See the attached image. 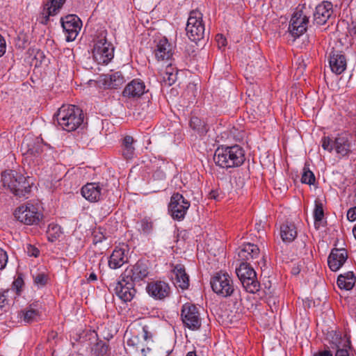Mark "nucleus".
<instances>
[{"instance_id":"3","label":"nucleus","mask_w":356,"mask_h":356,"mask_svg":"<svg viewBox=\"0 0 356 356\" xmlns=\"http://www.w3.org/2000/svg\"><path fill=\"white\" fill-rule=\"evenodd\" d=\"M58 124L67 131L76 130L83 122V111L74 105H63L54 115Z\"/></svg>"},{"instance_id":"40","label":"nucleus","mask_w":356,"mask_h":356,"mask_svg":"<svg viewBox=\"0 0 356 356\" xmlns=\"http://www.w3.org/2000/svg\"><path fill=\"white\" fill-rule=\"evenodd\" d=\"M12 293L10 290L0 291V308H3L9 304L8 296Z\"/></svg>"},{"instance_id":"52","label":"nucleus","mask_w":356,"mask_h":356,"mask_svg":"<svg viewBox=\"0 0 356 356\" xmlns=\"http://www.w3.org/2000/svg\"><path fill=\"white\" fill-rule=\"evenodd\" d=\"M209 197L211 199L217 200L218 197V192L217 191H211L209 193Z\"/></svg>"},{"instance_id":"39","label":"nucleus","mask_w":356,"mask_h":356,"mask_svg":"<svg viewBox=\"0 0 356 356\" xmlns=\"http://www.w3.org/2000/svg\"><path fill=\"white\" fill-rule=\"evenodd\" d=\"M324 216L323 204L321 202H316L314 211V218L315 221H321Z\"/></svg>"},{"instance_id":"41","label":"nucleus","mask_w":356,"mask_h":356,"mask_svg":"<svg viewBox=\"0 0 356 356\" xmlns=\"http://www.w3.org/2000/svg\"><path fill=\"white\" fill-rule=\"evenodd\" d=\"M177 79V74L173 72L166 71L163 76V82L168 86L172 85Z\"/></svg>"},{"instance_id":"28","label":"nucleus","mask_w":356,"mask_h":356,"mask_svg":"<svg viewBox=\"0 0 356 356\" xmlns=\"http://www.w3.org/2000/svg\"><path fill=\"white\" fill-rule=\"evenodd\" d=\"M331 334L332 335V343L334 345L332 348H337L335 356H350L348 351V348H351V342L350 339H347L346 344H344L343 348H341V340L342 339L341 334L337 331L332 332Z\"/></svg>"},{"instance_id":"50","label":"nucleus","mask_w":356,"mask_h":356,"mask_svg":"<svg viewBox=\"0 0 356 356\" xmlns=\"http://www.w3.org/2000/svg\"><path fill=\"white\" fill-rule=\"evenodd\" d=\"M350 35L356 37V19L352 22L349 29Z\"/></svg>"},{"instance_id":"44","label":"nucleus","mask_w":356,"mask_h":356,"mask_svg":"<svg viewBox=\"0 0 356 356\" xmlns=\"http://www.w3.org/2000/svg\"><path fill=\"white\" fill-rule=\"evenodd\" d=\"M24 280L21 277H17L13 283V288L16 290L17 294L19 295L24 286Z\"/></svg>"},{"instance_id":"32","label":"nucleus","mask_w":356,"mask_h":356,"mask_svg":"<svg viewBox=\"0 0 356 356\" xmlns=\"http://www.w3.org/2000/svg\"><path fill=\"white\" fill-rule=\"evenodd\" d=\"M350 145L348 137L345 135H339L334 140V149L341 156H346L350 152Z\"/></svg>"},{"instance_id":"2","label":"nucleus","mask_w":356,"mask_h":356,"mask_svg":"<svg viewBox=\"0 0 356 356\" xmlns=\"http://www.w3.org/2000/svg\"><path fill=\"white\" fill-rule=\"evenodd\" d=\"M30 177L13 170H6L1 172V183L3 188L9 190L18 197H24L31 191L33 182Z\"/></svg>"},{"instance_id":"45","label":"nucleus","mask_w":356,"mask_h":356,"mask_svg":"<svg viewBox=\"0 0 356 356\" xmlns=\"http://www.w3.org/2000/svg\"><path fill=\"white\" fill-rule=\"evenodd\" d=\"M347 219L352 222L356 220V205L348 210Z\"/></svg>"},{"instance_id":"31","label":"nucleus","mask_w":356,"mask_h":356,"mask_svg":"<svg viewBox=\"0 0 356 356\" xmlns=\"http://www.w3.org/2000/svg\"><path fill=\"white\" fill-rule=\"evenodd\" d=\"M135 140L132 136H126L122 142L121 152L122 156L126 160H131L136 156L135 147L134 146Z\"/></svg>"},{"instance_id":"49","label":"nucleus","mask_w":356,"mask_h":356,"mask_svg":"<svg viewBox=\"0 0 356 356\" xmlns=\"http://www.w3.org/2000/svg\"><path fill=\"white\" fill-rule=\"evenodd\" d=\"M313 356H333V354L331 350L325 349L323 350L318 351L317 353H314Z\"/></svg>"},{"instance_id":"7","label":"nucleus","mask_w":356,"mask_h":356,"mask_svg":"<svg viewBox=\"0 0 356 356\" xmlns=\"http://www.w3.org/2000/svg\"><path fill=\"white\" fill-rule=\"evenodd\" d=\"M202 16V13L197 10L190 12L186 31L188 38L191 41L197 42L204 37L205 26Z\"/></svg>"},{"instance_id":"26","label":"nucleus","mask_w":356,"mask_h":356,"mask_svg":"<svg viewBox=\"0 0 356 356\" xmlns=\"http://www.w3.org/2000/svg\"><path fill=\"white\" fill-rule=\"evenodd\" d=\"M154 54L158 60H168L172 56L171 44L165 38H163L157 42Z\"/></svg>"},{"instance_id":"22","label":"nucleus","mask_w":356,"mask_h":356,"mask_svg":"<svg viewBox=\"0 0 356 356\" xmlns=\"http://www.w3.org/2000/svg\"><path fill=\"white\" fill-rule=\"evenodd\" d=\"M146 92L147 90L145 83L139 79H135L126 86L122 94L124 97L129 98H139Z\"/></svg>"},{"instance_id":"33","label":"nucleus","mask_w":356,"mask_h":356,"mask_svg":"<svg viewBox=\"0 0 356 356\" xmlns=\"http://www.w3.org/2000/svg\"><path fill=\"white\" fill-rule=\"evenodd\" d=\"M356 282V277L353 272L349 271L341 274L337 278V285L341 289L350 290Z\"/></svg>"},{"instance_id":"21","label":"nucleus","mask_w":356,"mask_h":356,"mask_svg":"<svg viewBox=\"0 0 356 356\" xmlns=\"http://www.w3.org/2000/svg\"><path fill=\"white\" fill-rule=\"evenodd\" d=\"M332 3L328 1H323L316 7L314 13V22L318 25L325 24L333 13Z\"/></svg>"},{"instance_id":"55","label":"nucleus","mask_w":356,"mask_h":356,"mask_svg":"<svg viewBox=\"0 0 356 356\" xmlns=\"http://www.w3.org/2000/svg\"><path fill=\"white\" fill-rule=\"evenodd\" d=\"M108 347L105 345H103L102 347V352L106 353L107 351Z\"/></svg>"},{"instance_id":"48","label":"nucleus","mask_w":356,"mask_h":356,"mask_svg":"<svg viewBox=\"0 0 356 356\" xmlns=\"http://www.w3.org/2000/svg\"><path fill=\"white\" fill-rule=\"evenodd\" d=\"M6 44L4 38L0 34V58L5 54Z\"/></svg>"},{"instance_id":"34","label":"nucleus","mask_w":356,"mask_h":356,"mask_svg":"<svg viewBox=\"0 0 356 356\" xmlns=\"http://www.w3.org/2000/svg\"><path fill=\"white\" fill-rule=\"evenodd\" d=\"M189 126L200 136L205 135L209 130L207 124L203 120L195 115L191 118Z\"/></svg>"},{"instance_id":"54","label":"nucleus","mask_w":356,"mask_h":356,"mask_svg":"<svg viewBox=\"0 0 356 356\" xmlns=\"http://www.w3.org/2000/svg\"><path fill=\"white\" fill-rule=\"evenodd\" d=\"M186 356H197V355L195 351H190L186 354Z\"/></svg>"},{"instance_id":"1","label":"nucleus","mask_w":356,"mask_h":356,"mask_svg":"<svg viewBox=\"0 0 356 356\" xmlns=\"http://www.w3.org/2000/svg\"><path fill=\"white\" fill-rule=\"evenodd\" d=\"M245 160V151L238 145L218 147L213 156L215 163L227 169L241 166Z\"/></svg>"},{"instance_id":"9","label":"nucleus","mask_w":356,"mask_h":356,"mask_svg":"<svg viewBox=\"0 0 356 356\" xmlns=\"http://www.w3.org/2000/svg\"><path fill=\"white\" fill-rule=\"evenodd\" d=\"M14 214L19 222L29 225H38L43 218L38 207L29 202L17 208Z\"/></svg>"},{"instance_id":"5","label":"nucleus","mask_w":356,"mask_h":356,"mask_svg":"<svg viewBox=\"0 0 356 356\" xmlns=\"http://www.w3.org/2000/svg\"><path fill=\"white\" fill-rule=\"evenodd\" d=\"M106 31H102L95 40L92 56L99 64H107L114 56V47L108 42Z\"/></svg>"},{"instance_id":"51","label":"nucleus","mask_w":356,"mask_h":356,"mask_svg":"<svg viewBox=\"0 0 356 356\" xmlns=\"http://www.w3.org/2000/svg\"><path fill=\"white\" fill-rule=\"evenodd\" d=\"M97 280V276L95 274V273L91 272L88 277V281L92 282V281H96Z\"/></svg>"},{"instance_id":"47","label":"nucleus","mask_w":356,"mask_h":356,"mask_svg":"<svg viewBox=\"0 0 356 356\" xmlns=\"http://www.w3.org/2000/svg\"><path fill=\"white\" fill-rule=\"evenodd\" d=\"M27 253L29 256L37 257L39 255L40 251L36 248L31 245H27Z\"/></svg>"},{"instance_id":"30","label":"nucleus","mask_w":356,"mask_h":356,"mask_svg":"<svg viewBox=\"0 0 356 356\" xmlns=\"http://www.w3.org/2000/svg\"><path fill=\"white\" fill-rule=\"evenodd\" d=\"M103 81L106 88L115 89L122 86L125 79L121 72H115L111 74H105Z\"/></svg>"},{"instance_id":"14","label":"nucleus","mask_w":356,"mask_h":356,"mask_svg":"<svg viewBox=\"0 0 356 356\" xmlns=\"http://www.w3.org/2000/svg\"><path fill=\"white\" fill-rule=\"evenodd\" d=\"M308 22L309 17L304 12L296 10L291 17L289 31L293 37L298 38L306 31Z\"/></svg>"},{"instance_id":"15","label":"nucleus","mask_w":356,"mask_h":356,"mask_svg":"<svg viewBox=\"0 0 356 356\" xmlns=\"http://www.w3.org/2000/svg\"><path fill=\"white\" fill-rule=\"evenodd\" d=\"M146 290L149 296L159 300L169 297L171 292L169 284L161 280L149 282L146 286Z\"/></svg>"},{"instance_id":"36","label":"nucleus","mask_w":356,"mask_h":356,"mask_svg":"<svg viewBox=\"0 0 356 356\" xmlns=\"http://www.w3.org/2000/svg\"><path fill=\"white\" fill-rule=\"evenodd\" d=\"M316 178L313 173L309 170V165L307 163H305L304 168H303V172L301 177V181L303 184L312 185L315 183Z\"/></svg>"},{"instance_id":"4","label":"nucleus","mask_w":356,"mask_h":356,"mask_svg":"<svg viewBox=\"0 0 356 356\" xmlns=\"http://www.w3.org/2000/svg\"><path fill=\"white\" fill-rule=\"evenodd\" d=\"M154 334L148 325L142 327L138 335L132 336L127 341V346L132 348L136 356H147L154 344Z\"/></svg>"},{"instance_id":"13","label":"nucleus","mask_w":356,"mask_h":356,"mask_svg":"<svg viewBox=\"0 0 356 356\" xmlns=\"http://www.w3.org/2000/svg\"><path fill=\"white\" fill-rule=\"evenodd\" d=\"M149 274L148 268L143 262L138 261L135 265L128 266L120 277L135 285L136 282L143 280Z\"/></svg>"},{"instance_id":"23","label":"nucleus","mask_w":356,"mask_h":356,"mask_svg":"<svg viewBox=\"0 0 356 356\" xmlns=\"http://www.w3.org/2000/svg\"><path fill=\"white\" fill-rule=\"evenodd\" d=\"M172 279L177 288L183 290L187 289L189 286V277L186 273L185 268L182 264L174 266L172 270Z\"/></svg>"},{"instance_id":"17","label":"nucleus","mask_w":356,"mask_h":356,"mask_svg":"<svg viewBox=\"0 0 356 356\" xmlns=\"http://www.w3.org/2000/svg\"><path fill=\"white\" fill-rule=\"evenodd\" d=\"M348 259V252L345 248L332 249L328 258L327 264L332 271L339 270Z\"/></svg>"},{"instance_id":"42","label":"nucleus","mask_w":356,"mask_h":356,"mask_svg":"<svg viewBox=\"0 0 356 356\" xmlns=\"http://www.w3.org/2000/svg\"><path fill=\"white\" fill-rule=\"evenodd\" d=\"M322 147L325 150L331 152L334 149V140L330 137H323L322 138Z\"/></svg>"},{"instance_id":"35","label":"nucleus","mask_w":356,"mask_h":356,"mask_svg":"<svg viewBox=\"0 0 356 356\" xmlns=\"http://www.w3.org/2000/svg\"><path fill=\"white\" fill-rule=\"evenodd\" d=\"M138 230L144 234H149L153 229V222L150 218L145 217L137 222Z\"/></svg>"},{"instance_id":"43","label":"nucleus","mask_w":356,"mask_h":356,"mask_svg":"<svg viewBox=\"0 0 356 356\" xmlns=\"http://www.w3.org/2000/svg\"><path fill=\"white\" fill-rule=\"evenodd\" d=\"M8 259V257L7 252L0 248V270L6 268Z\"/></svg>"},{"instance_id":"18","label":"nucleus","mask_w":356,"mask_h":356,"mask_svg":"<svg viewBox=\"0 0 356 356\" xmlns=\"http://www.w3.org/2000/svg\"><path fill=\"white\" fill-rule=\"evenodd\" d=\"M260 250L254 243H247L243 244L238 249V259L241 262H254L259 257Z\"/></svg>"},{"instance_id":"56","label":"nucleus","mask_w":356,"mask_h":356,"mask_svg":"<svg viewBox=\"0 0 356 356\" xmlns=\"http://www.w3.org/2000/svg\"><path fill=\"white\" fill-rule=\"evenodd\" d=\"M292 273L293 275H297L299 273V270L298 268H293Z\"/></svg>"},{"instance_id":"11","label":"nucleus","mask_w":356,"mask_h":356,"mask_svg":"<svg viewBox=\"0 0 356 356\" xmlns=\"http://www.w3.org/2000/svg\"><path fill=\"white\" fill-rule=\"evenodd\" d=\"M189 207L190 202L182 195L177 193L172 195L168 208L174 219H184Z\"/></svg>"},{"instance_id":"27","label":"nucleus","mask_w":356,"mask_h":356,"mask_svg":"<svg viewBox=\"0 0 356 356\" xmlns=\"http://www.w3.org/2000/svg\"><path fill=\"white\" fill-rule=\"evenodd\" d=\"M126 247H116L110 256L108 266L112 269L120 268L124 264L127 262V257L125 254Z\"/></svg>"},{"instance_id":"10","label":"nucleus","mask_w":356,"mask_h":356,"mask_svg":"<svg viewBox=\"0 0 356 356\" xmlns=\"http://www.w3.org/2000/svg\"><path fill=\"white\" fill-rule=\"evenodd\" d=\"M183 324L191 330H198L202 325V318L199 308L187 302L183 305L181 310Z\"/></svg>"},{"instance_id":"16","label":"nucleus","mask_w":356,"mask_h":356,"mask_svg":"<svg viewBox=\"0 0 356 356\" xmlns=\"http://www.w3.org/2000/svg\"><path fill=\"white\" fill-rule=\"evenodd\" d=\"M115 295L123 302H130L136 293L135 285L120 277L115 288Z\"/></svg>"},{"instance_id":"8","label":"nucleus","mask_w":356,"mask_h":356,"mask_svg":"<svg viewBox=\"0 0 356 356\" xmlns=\"http://www.w3.org/2000/svg\"><path fill=\"white\" fill-rule=\"evenodd\" d=\"M210 284L213 292L223 298L230 297L235 291L233 280L227 273L220 271L216 273Z\"/></svg>"},{"instance_id":"20","label":"nucleus","mask_w":356,"mask_h":356,"mask_svg":"<svg viewBox=\"0 0 356 356\" xmlns=\"http://www.w3.org/2000/svg\"><path fill=\"white\" fill-rule=\"evenodd\" d=\"M105 189L99 183H88L81 188V195L91 202L99 201L104 194Z\"/></svg>"},{"instance_id":"37","label":"nucleus","mask_w":356,"mask_h":356,"mask_svg":"<svg viewBox=\"0 0 356 356\" xmlns=\"http://www.w3.org/2000/svg\"><path fill=\"white\" fill-rule=\"evenodd\" d=\"M22 147L26 149L24 154L27 155L38 156L42 152V146L40 143L29 145V143H26L25 141H23Z\"/></svg>"},{"instance_id":"25","label":"nucleus","mask_w":356,"mask_h":356,"mask_svg":"<svg viewBox=\"0 0 356 356\" xmlns=\"http://www.w3.org/2000/svg\"><path fill=\"white\" fill-rule=\"evenodd\" d=\"M329 63L331 70L337 74H341L346 69V59L341 52L332 51Z\"/></svg>"},{"instance_id":"53","label":"nucleus","mask_w":356,"mask_h":356,"mask_svg":"<svg viewBox=\"0 0 356 356\" xmlns=\"http://www.w3.org/2000/svg\"><path fill=\"white\" fill-rule=\"evenodd\" d=\"M54 229L59 230L60 227H57L56 225H49L48 232L50 233L51 230L54 231Z\"/></svg>"},{"instance_id":"24","label":"nucleus","mask_w":356,"mask_h":356,"mask_svg":"<svg viewBox=\"0 0 356 356\" xmlns=\"http://www.w3.org/2000/svg\"><path fill=\"white\" fill-rule=\"evenodd\" d=\"M65 1V0H47L41 13V23L47 24L49 17L57 15Z\"/></svg>"},{"instance_id":"6","label":"nucleus","mask_w":356,"mask_h":356,"mask_svg":"<svg viewBox=\"0 0 356 356\" xmlns=\"http://www.w3.org/2000/svg\"><path fill=\"white\" fill-rule=\"evenodd\" d=\"M236 273L245 291L255 293L259 291L260 284L257 280V274L250 264L241 262L236 269Z\"/></svg>"},{"instance_id":"57","label":"nucleus","mask_w":356,"mask_h":356,"mask_svg":"<svg viewBox=\"0 0 356 356\" xmlns=\"http://www.w3.org/2000/svg\"><path fill=\"white\" fill-rule=\"evenodd\" d=\"M353 202L354 204L356 205V188H355V193H354Z\"/></svg>"},{"instance_id":"29","label":"nucleus","mask_w":356,"mask_h":356,"mask_svg":"<svg viewBox=\"0 0 356 356\" xmlns=\"http://www.w3.org/2000/svg\"><path fill=\"white\" fill-rule=\"evenodd\" d=\"M280 236L285 243H291L297 236V229L295 225L291 222H285L280 227Z\"/></svg>"},{"instance_id":"38","label":"nucleus","mask_w":356,"mask_h":356,"mask_svg":"<svg viewBox=\"0 0 356 356\" xmlns=\"http://www.w3.org/2000/svg\"><path fill=\"white\" fill-rule=\"evenodd\" d=\"M33 277L34 284L38 287H42L46 285L48 280V276L43 273H37Z\"/></svg>"},{"instance_id":"46","label":"nucleus","mask_w":356,"mask_h":356,"mask_svg":"<svg viewBox=\"0 0 356 356\" xmlns=\"http://www.w3.org/2000/svg\"><path fill=\"white\" fill-rule=\"evenodd\" d=\"M216 40L219 47H225L227 44V40L222 34H217Z\"/></svg>"},{"instance_id":"19","label":"nucleus","mask_w":356,"mask_h":356,"mask_svg":"<svg viewBox=\"0 0 356 356\" xmlns=\"http://www.w3.org/2000/svg\"><path fill=\"white\" fill-rule=\"evenodd\" d=\"M41 306L38 302H32L22 309L18 314L19 318L25 323L31 324L38 321L41 316Z\"/></svg>"},{"instance_id":"58","label":"nucleus","mask_w":356,"mask_h":356,"mask_svg":"<svg viewBox=\"0 0 356 356\" xmlns=\"http://www.w3.org/2000/svg\"><path fill=\"white\" fill-rule=\"evenodd\" d=\"M353 234L355 238H356V225H355V227L353 229Z\"/></svg>"},{"instance_id":"12","label":"nucleus","mask_w":356,"mask_h":356,"mask_svg":"<svg viewBox=\"0 0 356 356\" xmlns=\"http://www.w3.org/2000/svg\"><path fill=\"white\" fill-rule=\"evenodd\" d=\"M61 25L66 35L67 42L74 41L82 26L81 19L75 15H68L60 19Z\"/></svg>"}]
</instances>
